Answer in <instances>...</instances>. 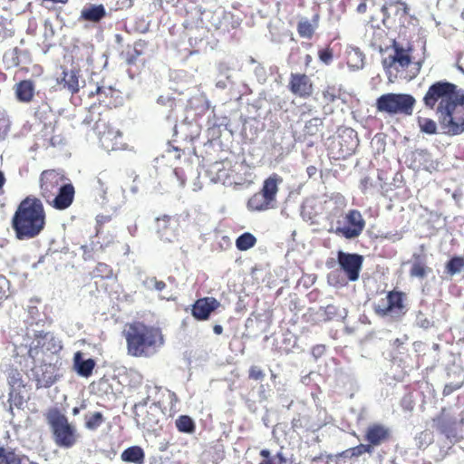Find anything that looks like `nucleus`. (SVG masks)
<instances>
[{
    "label": "nucleus",
    "mask_w": 464,
    "mask_h": 464,
    "mask_svg": "<svg viewBox=\"0 0 464 464\" xmlns=\"http://www.w3.org/2000/svg\"><path fill=\"white\" fill-rule=\"evenodd\" d=\"M287 87L292 94L302 99L309 98L314 92V83L305 73L292 72Z\"/></svg>",
    "instance_id": "obj_16"
},
{
    "label": "nucleus",
    "mask_w": 464,
    "mask_h": 464,
    "mask_svg": "<svg viewBox=\"0 0 464 464\" xmlns=\"http://www.w3.org/2000/svg\"><path fill=\"white\" fill-rule=\"evenodd\" d=\"M84 420V426L87 430H95L104 422V417L102 412L96 411L91 415H85Z\"/></svg>",
    "instance_id": "obj_34"
},
{
    "label": "nucleus",
    "mask_w": 464,
    "mask_h": 464,
    "mask_svg": "<svg viewBox=\"0 0 464 464\" xmlns=\"http://www.w3.org/2000/svg\"><path fill=\"white\" fill-rule=\"evenodd\" d=\"M397 3L403 5L405 11L407 10V5L405 3H403V2H397Z\"/></svg>",
    "instance_id": "obj_64"
},
{
    "label": "nucleus",
    "mask_w": 464,
    "mask_h": 464,
    "mask_svg": "<svg viewBox=\"0 0 464 464\" xmlns=\"http://www.w3.org/2000/svg\"><path fill=\"white\" fill-rule=\"evenodd\" d=\"M220 306V302L215 297H201L197 299L192 304L191 314L198 321H207L211 314Z\"/></svg>",
    "instance_id": "obj_17"
},
{
    "label": "nucleus",
    "mask_w": 464,
    "mask_h": 464,
    "mask_svg": "<svg viewBox=\"0 0 464 464\" xmlns=\"http://www.w3.org/2000/svg\"><path fill=\"white\" fill-rule=\"evenodd\" d=\"M45 418L58 447L70 449L77 443L80 435L76 427L69 422L68 418L58 408L49 409Z\"/></svg>",
    "instance_id": "obj_5"
},
{
    "label": "nucleus",
    "mask_w": 464,
    "mask_h": 464,
    "mask_svg": "<svg viewBox=\"0 0 464 464\" xmlns=\"http://www.w3.org/2000/svg\"><path fill=\"white\" fill-rule=\"evenodd\" d=\"M56 381V378L53 376V375H45V373H44L41 377H37L36 378V386L37 388H42V387H44V388H48L50 386H52Z\"/></svg>",
    "instance_id": "obj_43"
},
{
    "label": "nucleus",
    "mask_w": 464,
    "mask_h": 464,
    "mask_svg": "<svg viewBox=\"0 0 464 464\" xmlns=\"http://www.w3.org/2000/svg\"><path fill=\"white\" fill-rule=\"evenodd\" d=\"M82 248V258L85 261L95 259L93 247H90L88 246H83Z\"/></svg>",
    "instance_id": "obj_47"
},
{
    "label": "nucleus",
    "mask_w": 464,
    "mask_h": 464,
    "mask_svg": "<svg viewBox=\"0 0 464 464\" xmlns=\"http://www.w3.org/2000/svg\"><path fill=\"white\" fill-rule=\"evenodd\" d=\"M393 5L392 2H390L389 4L386 3L384 4L382 6V13L383 14L384 16H388L389 14H388V10H389V7H391L392 5Z\"/></svg>",
    "instance_id": "obj_52"
},
{
    "label": "nucleus",
    "mask_w": 464,
    "mask_h": 464,
    "mask_svg": "<svg viewBox=\"0 0 464 464\" xmlns=\"http://www.w3.org/2000/svg\"><path fill=\"white\" fill-rule=\"evenodd\" d=\"M413 262L410 269V276L423 279L431 272V269L426 265V256L421 254L412 255Z\"/></svg>",
    "instance_id": "obj_20"
},
{
    "label": "nucleus",
    "mask_w": 464,
    "mask_h": 464,
    "mask_svg": "<svg viewBox=\"0 0 464 464\" xmlns=\"http://www.w3.org/2000/svg\"><path fill=\"white\" fill-rule=\"evenodd\" d=\"M313 121H314V125H315V126L318 124V122H319V123H321V120H320V119H318V118H314V119H313V120L309 121L307 124H312V123H313Z\"/></svg>",
    "instance_id": "obj_60"
},
{
    "label": "nucleus",
    "mask_w": 464,
    "mask_h": 464,
    "mask_svg": "<svg viewBox=\"0 0 464 464\" xmlns=\"http://www.w3.org/2000/svg\"><path fill=\"white\" fill-rule=\"evenodd\" d=\"M301 427L300 420H293V428L297 429Z\"/></svg>",
    "instance_id": "obj_58"
},
{
    "label": "nucleus",
    "mask_w": 464,
    "mask_h": 464,
    "mask_svg": "<svg viewBox=\"0 0 464 464\" xmlns=\"http://www.w3.org/2000/svg\"><path fill=\"white\" fill-rule=\"evenodd\" d=\"M5 177H4V174L0 171V188H2V187L4 186L5 184Z\"/></svg>",
    "instance_id": "obj_59"
},
{
    "label": "nucleus",
    "mask_w": 464,
    "mask_h": 464,
    "mask_svg": "<svg viewBox=\"0 0 464 464\" xmlns=\"http://www.w3.org/2000/svg\"><path fill=\"white\" fill-rule=\"evenodd\" d=\"M115 92V90L111 87H101L97 86L95 92H92L89 96L92 97L94 94L99 96V103H106V98L109 96H112V94Z\"/></svg>",
    "instance_id": "obj_40"
},
{
    "label": "nucleus",
    "mask_w": 464,
    "mask_h": 464,
    "mask_svg": "<svg viewBox=\"0 0 464 464\" xmlns=\"http://www.w3.org/2000/svg\"><path fill=\"white\" fill-rule=\"evenodd\" d=\"M406 299L407 295L405 293L392 290L387 293L385 298H382L374 304L373 310L379 316L400 319L407 312Z\"/></svg>",
    "instance_id": "obj_9"
},
{
    "label": "nucleus",
    "mask_w": 464,
    "mask_h": 464,
    "mask_svg": "<svg viewBox=\"0 0 464 464\" xmlns=\"http://www.w3.org/2000/svg\"><path fill=\"white\" fill-rule=\"evenodd\" d=\"M146 284L149 285V288L154 289L159 292L163 291L167 287V285L164 281L158 280L156 277L148 278L146 280Z\"/></svg>",
    "instance_id": "obj_45"
},
{
    "label": "nucleus",
    "mask_w": 464,
    "mask_h": 464,
    "mask_svg": "<svg viewBox=\"0 0 464 464\" xmlns=\"http://www.w3.org/2000/svg\"><path fill=\"white\" fill-rule=\"evenodd\" d=\"M266 377V373L264 370L257 365L250 366L248 370V378L253 381H260L262 382Z\"/></svg>",
    "instance_id": "obj_42"
},
{
    "label": "nucleus",
    "mask_w": 464,
    "mask_h": 464,
    "mask_svg": "<svg viewBox=\"0 0 464 464\" xmlns=\"http://www.w3.org/2000/svg\"><path fill=\"white\" fill-rule=\"evenodd\" d=\"M20 53L21 50L18 47L9 49L4 53L3 62L6 70L17 67L20 64Z\"/></svg>",
    "instance_id": "obj_30"
},
{
    "label": "nucleus",
    "mask_w": 464,
    "mask_h": 464,
    "mask_svg": "<svg viewBox=\"0 0 464 464\" xmlns=\"http://www.w3.org/2000/svg\"><path fill=\"white\" fill-rule=\"evenodd\" d=\"M121 458L125 462H131L135 464H143L145 453L139 446H131L123 450Z\"/></svg>",
    "instance_id": "obj_26"
},
{
    "label": "nucleus",
    "mask_w": 464,
    "mask_h": 464,
    "mask_svg": "<svg viewBox=\"0 0 464 464\" xmlns=\"http://www.w3.org/2000/svg\"><path fill=\"white\" fill-rule=\"evenodd\" d=\"M147 43L143 40H139L134 43L132 52L127 53L126 63L129 65H132L136 63L139 56L143 53V49L146 47Z\"/></svg>",
    "instance_id": "obj_35"
},
{
    "label": "nucleus",
    "mask_w": 464,
    "mask_h": 464,
    "mask_svg": "<svg viewBox=\"0 0 464 464\" xmlns=\"http://www.w3.org/2000/svg\"><path fill=\"white\" fill-rule=\"evenodd\" d=\"M10 130V121L5 111H0V141L5 140Z\"/></svg>",
    "instance_id": "obj_41"
},
{
    "label": "nucleus",
    "mask_w": 464,
    "mask_h": 464,
    "mask_svg": "<svg viewBox=\"0 0 464 464\" xmlns=\"http://www.w3.org/2000/svg\"><path fill=\"white\" fill-rule=\"evenodd\" d=\"M369 181H370V179L369 178H364L361 180V188H362V191H365L368 188V184H369Z\"/></svg>",
    "instance_id": "obj_53"
},
{
    "label": "nucleus",
    "mask_w": 464,
    "mask_h": 464,
    "mask_svg": "<svg viewBox=\"0 0 464 464\" xmlns=\"http://www.w3.org/2000/svg\"><path fill=\"white\" fill-rule=\"evenodd\" d=\"M57 82L64 89H67L72 94L79 92V72L75 70H63L62 77L57 80Z\"/></svg>",
    "instance_id": "obj_21"
},
{
    "label": "nucleus",
    "mask_w": 464,
    "mask_h": 464,
    "mask_svg": "<svg viewBox=\"0 0 464 464\" xmlns=\"http://www.w3.org/2000/svg\"><path fill=\"white\" fill-rule=\"evenodd\" d=\"M344 219L346 226L337 227L335 233L347 239L359 237L365 227V221L361 212L357 209H351L346 213Z\"/></svg>",
    "instance_id": "obj_14"
},
{
    "label": "nucleus",
    "mask_w": 464,
    "mask_h": 464,
    "mask_svg": "<svg viewBox=\"0 0 464 464\" xmlns=\"http://www.w3.org/2000/svg\"><path fill=\"white\" fill-rule=\"evenodd\" d=\"M35 86L31 80H22L14 85V93L20 102H31L34 97Z\"/></svg>",
    "instance_id": "obj_19"
},
{
    "label": "nucleus",
    "mask_w": 464,
    "mask_h": 464,
    "mask_svg": "<svg viewBox=\"0 0 464 464\" xmlns=\"http://www.w3.org/2000/svg\"><path fill=\"white\" fill-rule=\"evenodd\" d=\"M356 10H357V12L359 14H364L367 11V4H366V2L365 1L361 2L358 5Z\"/></svg>",
    "instance_id": "obj_51"
},
{
    "label": "nucleus",
    "mask_w": 464,
    "mask_h": 464,
    "mask_svg": "<svg viewBox=\"0 0 464 464\" xmlns=\"http://www.w3.org/2000/svg\"><path fill=\"white\" fill-rule=\"evenodd\" d=\"M431 421L432 427L448 439L456 438L464 426V418L458 420L449 412L446 407L441 408L440 413L432 418Z\"/></svg>",
    "instance_id": "obj_10"
},
{
    "label": "nucleus",
    "mask_w": 464,
    "mask_h": 464,
    "mask_svg": "<svg viewBox=\"0 0 464 464\" xmlns=\"http://www.w3.org/2000/svg\"><path fill=\"white\" fill-rule=\"evenodd\" d=\"M415 98L407 93H385L376 100V109L390 115L403 114L410 116L413 112Z\"/></svg>",
    "instance_id": "obj_6"
},
{
    "label": "nucleus",
    "mask_w": 464,
    "mask_h": 464,
    "mask_svg": "<svg viewBox=\"0 0 464 464\" xmlns=\"http://www.w3.org/2000/svg\"><path fill=\"white\" fill-rule=\"evenodd\" d=\"M45 224L46 214L44 205L35 197L24 198L12 218V227L18 240L38 237L44 229Z\"/></svg>",
    "instance_id": "obj_1"
},
{
    "label": "nucleus",
    "mask_w": 464,
    "mask_h": 464,
    "mask_svg": "<svg viewBox=\"0 0 464 464\" xmlns=\"http://www.w3.org/2000/svg\"><path fill=\"white\" fill-rule=\"evenodd\" d=\"M392 47L393 53L383 59V67L390 72L393 69L396 72H403L411 63L410 49H405L396 40L392 41Z\"/></svg>",
    "instance_id": "obj_11"
},
{
    "label": "nucleus",
    "mask_w": 464,
    "mask_h": 464,
    "mask_svg": "<svg viewBox=\"0 0 464 464\" xmlns=\"http://www.w3.org/2000/svg\"><path fill=\"white\" fill-rule=\"evenodd\" d=\"M74 365L77 372L83 377H89L92 375V371L95 367V361L93 359L82 360V353L77 352L74 354Z\"/></svg>",
    "instance_id": "obj_24"
},
{
    "label": "nucleus",
    "mask_w": 464,
    "mask_h": 464,
    "mask_svg": "<svg viewBox=\"0 0 464 464\" xmlns=\"http://www.w3.org/2000/svg\"><path fill=\"white\" fill-rule=\"evenodd\" d=\"M276 457L277 458L280 464L286 463V459L285 458L282 452H278Z\"/></svg>",
    "instance_id": "obj_56"
},
{
    "label": "nucleus",
    "mask_w": 464,
    "mask_h": 464,
    "mask_svg": "<svg viewBox=\"0 0 464 464\" xmlns=\"http://www.w3.org/2000/svg\"><path fill=\"white\" fill-rule=\"evenodd\" d=\"M319 15L315 14L312 22L307 19L300 20L297 24V33L300 37L311 39L318 25Z\"/></svg>",
    "instance_id": "obj_25"
},
{
    "label": "nucleus",
    "mask_w": 464,
    "mask_h": 464,
    "mask_svg": "<svg viewBox=\"0 0 464 464\" xmlns=\"http://www.w3.org/2000/svg\"><path fill=\"white\" fill-rule=\"evenodd\" d=\"M256 243V237L249 232H245L237 238L236 246L240 251H246L253 247Z\"/></svg>",
    "instance_id": "obj_31"
},
{
    "label": "nucleus",
    "mask_w": 464,
    "mask_h": 464,
    "mask_svg": "<svg viewBox=\"0 0 464 464\" xmlns=\"http://www.w3.org/2000/svg\"><path fill=\"white\" fill-rule=\"evenodd\" d=\"M213 332H214V334H216L217 335L221 334L223 333V327H222V325H220V324H215V325L213 326Z\"/></svg>",
    "instance_id": "obj_54"
},
{
    "label": "nucleus",
    "mask_w": 464,
    "mask_h": 464,
    "mask_svg": "<svg viewBox=\"0 0 464 464\" xmlns=\"http://www.w3.org/2000/svg\"><path fill=\"white\" fill-rule=\"evenodd\" d=\"M79 411H80V410H79V408H77V407H74V408L72 409V414H73V415H77V414L79 413Z\"/></svg>",
    "instance_id": "obj_62"
},
{
    "label": "nucleus",
    "mask_w": 464,
    "mask_h": 464,
    "mask_svg": "<svg viewBox=\"0 0 464 464\" xmlns=\"http://www.w3.org/2000/svg\"><path fill=\"white\" fill-rule=\"evenodd\" d=\"M438 121L442 132L448 136L464 133V91L453 106L438 115Z\"/></svg>",
    "instance_id": "obj_8"
},
{
    "label": "nucleus",
    "mask_w": 464,
    "mask_h": 464,
    "mask_svg": "<svg viewBox=\"0 0 464 464\" xmlns=\"http://www.w3.org/2000/svg\"><path fill=\"white\" fill-rule=\"evenodd\" d=\"M106 16V10L102 5H89L81 12V18L84 21L97 23Z\"/></svg>",
    "instance_id": "obj_23"
},
{
    "label": "nucleus",
    "mask_w": 464,
    "mask_h": 464,
    "mask_svg": "<svg viewBox=\"0 0 464 464\" xmlns=\"http://www.w3.org/2000/svg\"><path fill=\"white\" fill-rule=\"evenodd\" d=\"M176 427L179 431L184 433H193L196 430V425L193 420L188 415L179 416L175 421Z\"/></svg>",
    "instance_id": "obj_33"
},
{
    "label": "nucleus",
    "mask_w": 464,
    "mask_h": 464,
    "mask_svg": "<svg viewBox=\"0 0 464 464\" xmlns=\"http://www.w3.org/2000/svg\"><path fill=\"white\" fill-rule=\"evenodd\" d=\"M0 281H1L2 283H7V280H6L5 276H1V275H0Z\"/></svg>",
    "instance_id": "obj_63"
},
{
    "label": "nucleus",
    "mask_w": 464,
    "mask_h": 464,
    "mask_svg": "<svg viewBox=\"0 0 464 464\" xmlns=\"http://www.w3.org/2000/svg\"><path fill=\"white\" fill-rule=\"evenodd\" d=\"M8 383L13 391L24 386L22 375L17 370H11L8 373Z\"/></svg>",
    "instance_id": "obj_39"
},
{
    "label": "nucleus",
    "mask_w": 464,
    "mask_h": 464,
    "mask_svg": "<svg viewBox=\"0 0 464 464\" xmlns=\"http://www.w3.org/2000/svg\"><path fill=\"white\" fill-rule=\"evenodd\" d=\"M259 454L261 457L264 458V459L260 461L258 464H276L268 450H261Z\"/></svg>",
    "instance_id": "obj_48"
},
{
    "label": "nucleus",
    "mask_w": 464,
    "mask_h": 464,
    "mask_svg": "<svg viewBox=\"0 0 464 464\" xmlns=\"http://www.w3.org/2000/svg\"><path fill=\"white\" fill-rule=\"evenodd\" d=\"M265 195L258 191L255 193L247 201V207L251 210L262 211L268 209L273 202L264 197Z\"/></svg>",
    "instance_id": "obj_28"
},
{
    "label": "nucleus",
    "mask_w": 464,
    "mask_h": 464,
    "mask_svg": "<svg viewBox=\"0 0 464 464\" xmlns=\"http://www.w3.org/2000/svg\"><path fill=\"white\" fill-rule=\"evenodd\" d=\"M65 180L64 174L56 169H45L40 175V195L55 209H65L73 201L74 187Z\"/></svg>",
    "instance_id": "obj_3"
},
{
    "label": "nucleus",
    "mask_w": 464,
    "mask_h": 464,
    "mask_svg": "<svg viewBox=\"0 0 464 464\" xmlns=\"http://www.w3.org/2000/svg\"><path fill=\"white\" fill-rule=\"evenodd\" d=\"M113 276V270L111 266L106 263L100 262L97 264L92 271L93 277H99L102 279H109Z\"/></svg>",
    "instance_id": "obj_37"
},
{
    "label": "nucleus",
    "mask_w": 464,
    "mask_h": 464,
    "mask_svg": "<svg viewBox=\"0 0 464 464\" xmlns=\"http://www.w3.org/2000/svg\"><path fill=\"white\" fill-rule=\"evenodd\" d=\"M23 458L13 449L0 447V464H22Z\"/></svg>",
    "instance_id": "obj_29"
},
{
    "label": "nucleus",
    "mask_w": 464,
    "mask_h": 464,
    "mask_svg": "<svg viewBox=\"0 0 464 464\" xmlns=\"http://www.w3.org/2000/svg\"><path fill=\"white\" fill-rule=\"evenodd\" d=\"M459 386H454L452 384H446L443 389V395L447 396L450 395L451 392H453L455 390L459 389Z\"/></svg>",
    "instance_id": "obj_50"
},
{
    "label": "nucleus",
    "mask_w": 464,
    "mask_h": 464,
    "mask_svg": "<svg viewBox=\"0 0 464 464\" xmlns=\"http://www.w3.org/2000/svg\"><path fill=\"white\" fill-rule=\"evenodd\" d=\"M462 92L452 82L438 81L429 87L423 97V103L427 108L435 110L437 115H440L459 101Z\"/></svg>",
    "instance_id": "obj_4"
},
{
    "label": "nucleus",
    "mask_w": 464,
    "mask_h": 464,
    "mask_svg": "<svg viewBox=\"0 0 464 464\" xmlns=\"http://www.w3.org/2000/svg\"><path fill=\"white\" fill-rule=\"evenodd\" d=\"M319 59L325 64H330L334 58V52L330 46L318 51Z\"/></svg>",
    "instance_id": "obj_44"
},
{
    "label": "nucleus",
    "mask_w": 464,
    "mask_h": 464,
    "mask_svg": "<svg viewBox=\"0 0 464 464\" xmlns=\"http://www.w3.org/2000/svg\"><path fill=\"white\" fill-rule=\"evenodd\" d=\"M282 180V178L276 173H273L266 179L260 189L265 195L264 197L274 202L278 192V184L281 183Z\"/></svg>",
    "instance_id": "obj_22"
},
{
    "label": "nucleus",
    "mask_w": 464,
    "mask_h": 464,
    "mask_svg": "<svg viewBox=\"0 0 464 464\" xmlns=\"http://www.w3.org/2000/svg\"><path fill=\"white\" fill-rule=\"evenodd\" d=\"M7 297L6 291L3 285H0V304Z\"/></svg>",
    "instance_id": "obj_55"
},
{
    "label": "nucleus",
    "mask_w": 464,
    "mask_h": 464,
    "mask_svg": "<svg viewBox=\"0 0 464 464\" xmlns=\"http://www.w3.org/2000/svg\"><path fill=\"white\" fill-rule=\"evenodd\" d=\"M167 393H168V396L170 400V408L172 409L176 404L177 402L179 401V398L177 396V394L174 392H171L169 390H166Z\"/></svg>",
    "instance_id": "obj_49"
},
{
    "label": "nucleus",
    "mask_w": 464,
    "mask_h": 464,
    "mask_svg": "<svg viewBox=\"0 0 464 464\" xmlns=\"http://www.w3.org/2000/svg\"><path fill=\"white\" fill-rule=\"evenodd\" d=\"M322 459H323V457H322V455H320V456H315V457H314V458L312 459V461H314V462H317V461H320V460H322Z\"/></svg>",
    "instance_id": "obj_61"
},
{
    "label": "nucleus",
    "mask_w": 464,
    "mask_h": 464,
    "mask_svg": "<svg viewBox=\"0 0 464 464\" xmlns=\"http://www.w3.org/2000/svg\"><path fill=\"white\" fill-rule=\"evenodd\" d=\"M342 88L337 85H327L322 91L323 108L325 109L327 106L334 103L342 96Z\"/></svg>",
    "instance_id": "obj_27"
},
{
    "label": "nucleus",
    "mask_w": 464,
    "mask_h": 464,
    "mask_svg": "<svg viewBox=\"0 0 464 464\" xmlns=\"http://www.w3.org/2000/svg\"><path fill=\"white\" fill-rule=\"evenodd\" d=\"M464 268V257L453 256L446 264L447 273L453 276Z\"/></svg>",
    "instance_id": "obj_36"
},
{
    "label": "nucleus",
    "mask_w": 464,
    "mask_h": 464,
    "mask_svg": "<svg viewBox=\"0 0 464 464\" xmlns=\"http://www.w3.org/2000/svg\"><path fill=\"white\" fill-rule=\"evenodd\" d=\"M107 128L102 129L97 132L102 147L107 151L122 150L125 148L122 133L109 123Z\"/></svg>",
    "instance_id": "obj_15"
},
{
    "label": "nucleus",
    "mask_w": 464,
    "mask_h": 464,
    "mask_svg": "<svg viewBox=\"0 0 464 464\" xmlns=\"http://www.w3.org/2000/svg\"><path fill=\"white\" fill-rule=\"evenodd\" d=\"M136 420L139 425H141L143 428L152 427L153 424L157 422L154 418L148 417V419L141 417L140 413L136 414Z\"/></svg>",
    "instance_id": "obj_46"
},
{
    "label": "nucleus",
    "mask_w": 464,
    "mask_h": 464,
    "mask_svg": "<svg viewBox=\"0 0 464 464\" xmlns=\"http://www.w3.org/2000/svg\"><path fill=\"white\" fill-rule=\"evenodd\" d=\"M61 346L55 341L53 334L44 331H36L29 344L28 356L34 362L45 363L52 355L57 353Z\"/></svg>",
    "instance_id": "obj_7"
},
{
    "label": "nucleus",
    "mask_w": 464,
    "mask_h": 464,
    "mask_svg": "<svg viewBox=\"0 0 464 464\" xmlns=\"http://www.w3.org/2000/svg\"><path fill=\"white\" fill-rule=\"evenodd\" d=\"M391 438V431L389 428L380 423H374L370 425L364 435L365 440L368 441V445H372V449L381 445L382 443L388 441Z\"/></svg>",
    "instance_id": "obj_18"
},
{
    "label": "nucleus",
    "mask_w": 464,
    "mask_h": 464,
    "mask_svg": "<svg viewBox=\"0 0 464 464\" xmlns=\"http://www.w3.org/2000/svg\"><path fill=\"white\" fill-rule=\"evenodd\" d=\"M122 336L126 341L127 353L132 357L149 358L163 343L160 330L141 321L127 323Z\"/></svg>",
    "instance_id": "obj_2"
},
{
    "label": "nucleus",
    "mask_w": 464,
    "mask_h": 464,
    "mask_svg": "<svg viewBox=\"0 0 464 464\" xmlns=\"http://www.w3.org/2000/svg\"><path fill=\"white\" fill-rule=\"evenodd\" d=\"M313 61V57L311 54H306L304 56V65L305 67H308L310 65V63H312Z\"/></svg>",
    "instance_id": "obj_57"
},
{
    "label": "nucleus",
    "mask_w": 464,
    "mask_h": 464,
    "mask_svg": "<svg viewBox=\"0 0 464 464\" xmlns=\"http://www.w3.org/2000/svg\"><path fill=\"white\" fill-rule=\"evenodd\" d=\"M373 450L372 449V445L368 444H359L355 447L350 448L344 451H343L340 456L344 458H358L364 453L372 454Z\"/></svg>",
    "instance_id": "obj_32"
},
{
    "label": "nucleus",
    "mask_w": 464,
    "mask_h": 464,
    "mask_svg": "<svg viewBox=\"0 0 464 464\" xmlns=\"http://www.w3.org/2000/svg\"><path fill=\"white\" fill-rule=\"evenodd\" d=\"M417 121L422 132L430 135L437 133V124L432 119L419 117Z\"/></svg>",
    "instance_id": "obj_38"
},
{
    "label": "nucleus",
    "mask_w": 464,
    "mask_h": 464,
    "mask_svg": "<svg viewBox=\"0 0 464 464\" xmlns=\"http://www.w3.org/2000/svg\"><path fill=\"white\" fill-rule=\"evenodd\" d=\"M110 102L106 104L93 103L87 111L85 117L82 120V123L91 126L93 124V129L96 131H100L103 128L111 123L110 118Z\"/></svg>",
    "instance_id": "obj_13"
},
{
    "label": "nucleus",
    "mask_w": 464,
    "mask_h": 464,
    "mask_svg": "<svg viewBox=\"0 0 464 464\" xmlns=\"http://www.w3.org/2000/svg\"><path fill=\"white\" fill-rule=\"evenodd\" d=\"M337 262L348 280L352 282L358 280L363 263L362 255L340 250L337 252Z\"/></svg>",
    "instance_id": "obj_12"
}]
</instances>
